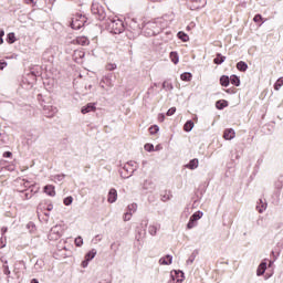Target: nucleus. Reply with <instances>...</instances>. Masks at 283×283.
I'll use <instances>...</instances> for the list:
<instances>
[{"label":"nucleus","mask_w":283,"mask_h":283,"mask_svg":"<svg viewBox=\"0 0 283 283\" xmlns=\"http://www.w3.org/2000/svg\"><path fill=\"white\" fill-rule=\"evenodd\" d=\"M107 28L113 34H122V32H125L123 20L118 19V17L108 18Z\"/></svg>","instance_id":"obj_1"},{"label":"nucleus","mask_w":283,"mask_h":283,"mask_svg":"<svg viewBox=\"0 0 283 283\" xmlns=\"http://www.w3.org/2000/svg\"><path fill=\"white\" fill-rule=\"evenodd\" d=\"M91 12L98 19V21H105V17H107V13H105V7L101 6L98 2H93L91 7Z\"/></svg>","instance_id":"obj_2"},{"label":"nucleus","mask_w":283,"mask_h":283,"mask_svg":"<svg viewBox=\"0 0 283 283\" xmlns=\"http://www.w3.org/2000/svg\"><path fill=\"white\" fill-rule=\"evenodd\" d=\"M85 23H87V18L82 13H76L72 19L71 28L73 30H81Z\"/></svg>","instance_id":"obj_3"},{"label":"nucleus","mask_w":283,"mask_h":283,"mask_svg":"<svg viewBox=\"0 0 283 283\" xmlns=\"http://www.w3.org/2000/svg\"><path fill=\"white\" fill-rule=\"evenodd\" d=\"M113 74L112 73H107L106 75H104L99 82V85L102 87V90H105L106 92H109V90H112V87H114V78H113Z\"/></svg>","instance_id":"obj_4"},{"label":"nucleus","mask_w":283,"mask_h":283,"mask_svg":"<svg viewBox=\"0 0 283 283\" xmlns=\"http://www.w3.org/2000/svg\"><path fill=\"white\" fill-rule=\"evenodd\" d=\"M62 235H63V226L56 224L53 228H51L49 233V240L56 241V240H60Z\"/></svg>","instance_id":"obj_5"},{"label":"nucleus","mask_w":283,"mask_h":283,"mask_svg":"<svg viewBox=\"0 0 283 283\" xmlns=\"http://www.w3.org/2000/svg\"><path fill=\"white\" fill-rule=\"evenodd\" d=\"M185 280V273L182 271H172L170 273V280L168 283H182Z\"/></svg>","instance_id":"obj_6"},{"label":"nucleus","mask_w":283,"mask_h":283,"mask_svg":"<svg viewBox=\"0 0 283 283\" xmlns=\"http://www.w3.org/2000/svg\"><path fill=\"white\" fill-rule=\"evenodd\" d=\"M59 113V108L52 105H45L43 107V114L46 116V118H54V115Z\"/></svg>","instance_id":"obj_7"},{"label":"nucleus","mask_w":283,"mask_h":283,"mask_svg":"<svg viewBox=\"0 0 283 283\" xmlns=\"http://www.w3.org/2000/svg\"><path fill=\"white\" fill-rule=\"evenodd\" d=\"M116 200H118V191H116L115 188H112L108 191L107 202H109L111 205H114V202H116Z\"/></svg>","instance_id":"obj_8"},{"label":"nucleus","mask_w":283,"mask_h":283,"mask_svg":"<svg viewBox=\"0 0 283 283\" xmlns=\"http://www.w3.org/2000/svg\"><path fill=\"white\" fill-rule=\"evenodd\" d=\"M266 207H268V203L265 199H260L256 202V211H259V213H264L266 211Z\"/></svg>","instance_id":"obj_9"},{"label":"nucleus","mask_w":283,"mask_h":283,"mask_svg":"<svg viewBox=\"0 0 283 283\" xmlns=\"http://www.w3.org/2000/svg\"><path fill=\"white\" fill-rule=\"evenodd\" d=\"M207 6V0H192V10H200Z\"/></svg>","instance_id":"obj_10"},{"label":"nucleus","mask_w":283,"mask_h":283,"mask_svg":"<svg viewBox=\"0 0 283 283\" xmlns=\"http://www.w3.org/2000/svg\"><path fill=\"white\" fill-rule=\"evenodd\" d=\"M223 138L226 140H233V138H235V130H233V128L226 129L223 133Z\"/></svg>","instance_id":"obj_11"},{"label":"nucleus","mask_w":283,"mask_h":283,"mask_svg":"<svg viewBox=\"0 0 283 283\" xmlns=\"http://www.w3.org/2000/svg\"><path fill=\"white\" fill-rule=\"evenodd\" d=\"M171 262H174V256H171L169 254L159 259V264L165 265V266H169V264H171Z\"/></svg>","instance_id":"obj_12"},{"label":"nucleus","mask_w":283,"mask_h":283,"mask_svg":"<svg viewBox=\"0 0 283 283\" xmlns=\"http://www.w3.org/2000/svg\"><path fill=\"white\" fill-rule=\"evenodd\" d=\"M263 273H266V261L261 262L256 269L258 277L262 276Z\"/></svg>","instance_id":"obj_13"},{"label":"nucleus","mask_w":283,"mask_h":283,"mask_svg":"<svg viewBox=\"0 0 283 283\" xmlns=\"http://www.w3.org/2000/svg\"><path fill=\"white\" fill-rule=\"evenodd\" d=\"M200 165L198 158L191 159L187 165H186V169H198V166Z\"/></svg>","instance_id":"obj_14"},{"label":"nucleus","mask_w":283,"mask_h":283,"mask_svg":"<svg viewBox=\"0 0 283 283\" xmlns=\"http://www.w3.org/2000/svg\"><path fill=\"white\" fill-rule=\"evenodd\" d=\"M96 109V106L92 103H88L87 105L83 106L81 112L82 114H90V112H94Z\"/></svg>","instance_id":"obj_15"},{"label":"nucleus","mask_w":283,"mask_h":283,"mask_svg":"<svg viewBox=\"0 0 283 283\" xmlns=\"http://www.w3.org/2000/svg\"><path fill=\"white\" fill-rule=\"evenodd\" d=\"M44 193H46L48 196H51V197L56 196V192L54 191V186H52V185L45 186Z\"/></svg>","instance_id":"obj_16"},{"label":"nucleus","mask_w":283,"mask_h":283,"mask_svg":"<svg viewBox=\"0 0 283 283\" xmlns=\"http://www.w3.org/2000/svg\"><path fill=\"white\" fill-rule=\"evenodd\" d=\"M237 70H239V72H247V70H249V65L247 62L240 61L237 63Z\"/></svg>","instance_id":"obj_17"},{"label":"nucleus","mask_w":283,"mask_h":283,"mask_svg":"<svg viewBox=\"0 0 283 283\" xmlns=\"http://www.w3.org/2000/svg\"><path fill=\"white\" fill-rule=\"evenodd\" d=\"M75 42L77 43V45H90V40L85 36L76 38Z\"/></svg>","instance_id":"obj_18"},{"label":"nucleus","mask_w":283,"mask_h":283,"mask_svg":"<svg viewBox=\"0 0 283 283\" xmlns=\"http://www.w3.org/2000/svg\"><path fill=\"white\" fill-rule=\"evenodd\" d=\"M160 229V224L157 223V224H153V226H149L148 228V232L151 234V235H156V233H158V230Z\"/></svg>","instance_id":"obj_19"},{"label":"nucleus","mask_w":283,"mask_h":283,"mask_svg":"<svg viewBox=\"0 0 283 283\" xmlns=\"http://www.w3.org/2000/svg\"><path fill=\"white\" fill-rule=\"evenodd\" d=\"M229 83H231L229 76L222 75L220 77V85H222V87H229Z\"/></svg>","instance_id":"obj_20"},{"label":"nucleus","mask_w":283,"mask_h":283,"mask_svg":"<svg viewBox=\"0 0 283 283\" xmlns=\"http://www.w3.org/2000/svg\"><path fill=\"white\" fill-rule=\"evenodd\" d=\"M224 61H227V57L222 56V54L218 53L217 59L213 60V63H216V65H222V63H224Z\"/></svg>","instance_id":"obj_21"},{"label":"nucleus","mask_w":283,"mask_h":283,"mask_svg":"<svg viewBox=\"0 0 283 283\" xmlns=\"http://www.w3.org/2000/svg\"><path fill=\"white\" fill-rule=\"evenodd\" d=\"M274 187L276 191H282L283 189V176L279 177V179L275 181Z\"/></svg>","instance_id":"obj_22"},{"label":"nucleus","mask_w":283,"mask_h":283,"mask_svg":"<svg viewBox=\"0 0 283 283\" xmlns=\"http://www.w3.org/2000/svg\"><path fill=\"white\" fill-rule=\"evenodd\" d=\"M51 180H53L54 182H63V180H65V175H53L51 176Z\"/></svg>","instance_id":"obj_23"},{"label":"nucleus","mask_w":283,"mask_h":283,"mask_svg":"<svg viewBox=\"0 0 283 283\" xmlns=\"http://www.w3.org/2000/svg\"><path fill=\"white\" fill-rule=\"evenodd\" d=\"M228 105H229V102L224 99H220L216 103L217 109H224V107H227Z\"/></svg>","instance_id":"obj_24"},{"label":"nucleus","mask_w":283,"mask_h":283,"mask_svg":"<svg viewBox=\"0 0 283 283\" xmlns=\"http://www.w3.org/2000/svg\"><path fill=\"white\" fill-rule=\"evenodd\" d=\"M96 249L91 250L86 255H85V260H87V262H91V260H94V258H96Z\"/></svg>","instance_id":"obj_25"},{"label":"nucleus","mask_w":283,"mask_h":283,"mask_svg":"<svg viewBox=\"0 0 283 283\" xmlns=\"http://www.w3.org/2000/svg\"><path fill=\"white\" fill-rule=\"evenodd\" d=\"M127 211L128 213H136V211H138V205L137 203H130L127 206Z\"/></svg>","instance_id":"obj_26"},{"label":"nucleus","mask_w":283,"mask_h":283,"mask_svg":"<svg viewBox=\"0 0 283 283\" xmlns=\"http://www.w3.org/2000/svg\"><path fill=\"white\" fill-rule=\"evenodd\" d=\"M230 83L232 85H235V87H240V77H238L237 75H231Z\"/></svg>","instance_id":"obj_27"},{"label":"nucleus","mask_w":283,"mask_h":283,"mask_svg":"<svg viewBox=\"0 0 283 283\" xmlns=\"http://www.w3.org/2000/svg\"><path fill=\"white\" fill-rule=\"evenodd\" d=\"M193 127H195L193 120H188L184 125V130L191 132V129H193Z\"/></svg>","instance_id":"obj_28"},{"label":"nucleus","mask_w":283,"mask_h":283,"mask_svg":"<svg viewBox=\"0 0 283 283\" xmlns=\"http://www.w3.org/2000/svg\"><path fill=\"white\" fill-rule=\"evenodd\" d=\"M170 60L172 61V63L175 65H178V62L180 61V59L178 57V53L177 52H170Z\"/></svg>","instance_id":"obj_29"},{"label":"nucleus","mask_w":283,"mask_h":283,"mask_svg":"<svg viewBox=\"0 0 283 283\" xmlns=\"http://www.w3.org/2000/svg\"><path fill=\"white\" fill-rule=\"evenodd\" d=\"M163 90H166V92H171V90H174V84H171L170 82L168 81H165L163 83Z\"/></svg>","instance_id":"obj_30"},{"label":"nucleus","mask_w":283,"mask_h":283,"mask_svg":"<svg viewBox=\"0 0 283 283\" xmlns=\"http://www.w3.org/2000/svg\"><path fill=\"white\" fill-rule=\"evenodd\" d=\"M192 76H193V75H191V73L186 72V73H182V74L180 75V78H181V81L189 82V81H191Z\"/></svg>","instance_id":"obj_31"},{"label":"nucleus","mask_w":283,"mask_h":283,"mask_svg":"<svg viewBox=\"0 0 283 283\" xmlns=\"http://www.w3.org/2000/svg\"><path fill=\"white\" fill-rule=\"evenodd\" d=\"M178 39H180L181 41H184V43H187V41H189V35H187L185 32L180 31L178 32Z\"/></svg>","instance_id":"obj_32"},{"label":"nucleus","mask_w":283,"mask_h":283,"mask_svg":"<svg viewBox=\"0 0 283 283\" xmlns=\"http://www.w3.org/2000/svg\"><path fill=\"white\" fill-rule=\"evenodd\" d=\"M17 41V36L14 35V32H11L7 35V42L12 44Z\"/></svg>","instance_id":"obj_33"},{"label":"nucleus","mask_w":283,"mask_h":283,"mask_svg":"<svg viewBox=\"0 0 283 283\" xmlns=\"http://www.w3.org/2000/svg\"><path fill=\"white\" fill-rule=\"evenodd\" d=\"M202 216H205V213H202V211H198V212H195L190 218L195 220V222H198V220H200Z\"/></svg>","instance_id":"obj_34"},{"label":"nucleus","mask_w":283,"mask_h":283,"mask_svg":"<svg viewBox=\"0 0 283 283\" xmlns=\"http://www.w3.org/2000/svg\"><path fill=\"white\" fill-rule=\"evenodd\" d=\"M282 85H283V77H280V78L275 82V84H274V90H275L276 92H280V88L282 87Z\"/></svg>","instance_id":"obj_35"},{"label":"nucleus","mask_w":283,"mask_h":283,"mask_svg":"<svg viewBox=\"0 0 283 283\" xmlns=\"http://www.w3.org/2000/svg\"><path fill=\"white\" fill-rule=\"evenodd\" d=\"M116 67H117L116 63H107L105 66V70H107V72H114Z\"/></svg>","instance_id":"obj_36"},{"label":"nucleus","mask_w":283,"mask_h":283,"mask_svg":"<svg viewBox=\"0 0 283 283\" xmlns=\"http://www.w3.org/2000/svg\"><path fill=\"white\" fill-rule=\"evenodd\" d=\"M149 132L151 135L158 134V132H160V128L158 127V125H154L149 127Z\"/></svg>","instance_id":"obj_37"},{"label":"nucleus","mask_w":283,"mask_h":283,"mask_svg":"<svg viewBox=\"0 0 283 283\" xmlns=\"http://www.w3.org/2000/svg\"><path fill=\"white\" fill-rule=\"evenodd\" d=\"M132 216H134L132 212L126 211L123 217L124 222H129V220H132Z\"/></svg>","instance_id":"obj_38"},{"label":"nucleus","mask_w":283,"mask_h":283,"mask_svg":"<svg viewBox=\"0 0 283 283\" xmlns=\"http://www.w3.org/2000/svg\"><path fill=\"white\" fill-rule=\"evenodd\" d=\"M128 167H136V161H128L127 165L124 166L125 171H129Z\"/></svg>","instance_id":"obj_39"},{"label":"nucleus","mask_w":283,"mask_h":283,"mask_svg":"<svg viewBox=\"0 0 283 283\" xmlns=\"http://www.w3.org/2000/svg\"><path fill=\"white\" fill-rule=\"evenodd\" d=\"M3 273L4 275H10V266H8V261L3 264Z\"/></svg>","instance_id":"obj_40"},{"label":"nucleus","mask_w":283,"mask_h":283,"mask_svg":"<svg viewBox=\"0 0 283 283\" xmlns=\"http://www.w3.org/2000/svg\"><path fill=\"white\" fill-rule=\"evenodd\" d=\"M75 247H83V237L75 238Z\"/></svg>","instance_id":"obj_41"},{"label":"nucleus","mask_w":283,"mask_h":283,"mask_svg":"<svg viewBox=\"0 0 283 283\" xmlns=\"http://www.w3.org/2000/svg\"><path fill=\"white\" fill-rule=\"evenodd\" d=\"M193 227H196V220H192V218L190 217L187 229H193Z\"/></svg>","instance_id":"obj_42"},{"label":"nucleus","mask_w":283,"mask_h":283,"mask_svg":"<svg viewBox=\"0 0 283 283\" xmlns=\"http://www.w3.org/2000/svg\"><path fill=\"white\" fill-rule=\"evenodd\" d=\"M73 198L72 197H66L65 199H64V205L66 206V207H70V205H72V202H73Z\"/></svg>","instance_id":"obj_43"},{"label":"nucleus","mask_w":283,"mask_h":283,"mask_svg":"<svg viewBox=\"0 0 283 283\" xmlns=\"http://www.w3.org/2000/svg\"><path fill=\"white\" fill-rule=\"evenodd\" d=\"M192 262H196V253H192L189 259L187 260V264H191Z\"/></svg>","instance_id":"obj_44"},{"label":"nucleus","mask_w":283,"mask_h":283,"mask_svg":"<svg viewBox=\"0 0 283 283\" xmlns=\"http://www.w3.org/2000/svg\"><path fill=\"white\" fill-rule=\"evenodd\" d=\"M144 148L146 151H154V146L151 144H146Z\"/></svg>","instance_id":"obj_45"},{"label":"nucleus","mask_w":283,"mask_h":283,"mask_svg":"<svg viewBox=\"0 0 283 283\" xmlns=\"http://www.w3.org/2000/svg\"><path fill=\"white\" fill-rule=\"evenodd\" d=\"M253 21L254 23H260V21H262V15L261 14L254 15Z\"/></svg>","instance_id":"obj_46"},{"label":"nucleus","mask_w":283,"mask_h":283,"mask_svg":"<svg viewBox=\"0 0 283 283\" xmlns=\"http://www.w3.org/2000/svg\"><path fill=\"white\" fill-rule=\"evenodd\" d=\"M174 114H176V107H171L170 109H168L167 116H174Z\"/></svg>","instance_id":"obj_47"},{"label":"nucleus","mask_w":283,"mask_h":283,"mask_svg":"<svg viewBox=\"0 0 283 283\" xmlns=\"http://www.w3.org/2000/svg\"><path fill=\"white\" fill-rule=\"evenodd\" d=\"M6 67H8V62L0 61V70H6Z\"/></svg>","instance_id":"obj_48"},{"label":"nucleus","mask_w":283,"mask_h":283,"mask_svg":"<svg viewBox=\"0 0 283 283\" xmlns=\"http://www.w3.org/2000/svg\"><path fill=\"white\" fill-rule=\"evenodd\" d=\"M75 56H80V59H83L85 56V52H83V51H75Z\"/></svg>","instance_id":"obj_49"},{"label":"nucleus","mask_w":283,"mask_h":283,"mask_svg":"<svg viewBox=\"0 0 283 283\" xmlns=\"http://www.w3.org/2000/svg\"><path fill=\"white\" fill-rule=\"evenodd\" d=\"M161 200H163V202H167L168 200H170L169 193L166 192V193L161 197Z\"/></svg>","instance_id":"obj_50"},{"label":"nucleus","mask_w":283,"mask_h":283,"mask_svg":"<svg viewBox=\"0 0 283 283\" xmlns=\"http://www.w3.org/2000/svg\"><path fill=\"white\" fill-rule=\"evenodd\" d=\"M101 240H103L101 238V234L95 235V239H94L95 244H98V242H101Z\"/></svg>","instance_id":"obj_51"},{"label":"nucleus","mask_w":283,"mask_h":283,"mask_svg":"<svg viewBox=\"0 0 283 283\" xmlns=\"http://www.w3.org/2000/svg\"><path fill=\"white\" fill-rule=\"evenodd\" d=\"M111 250L112 251H118V247H116V242H113L112 244H111Z\"/></svg>","instance_id":"obj_52"},{"label":"nucleus","mask_w":283,"mask_h":283,"mask_svg":"<svg viewBox=\"0 0 283 283\" xmlns=\"http://www.w3.org/2000/svg\"><path fill=\"white\" fill-rule=\"evenodd\" d=\"M3 158H12V153L10 151L3 153Z\"/></svg>","instance_id":"obj_53"},{"label":"nucleus","mask_w":283,"mask_h":283,"mask_svg":"<svg viewBox=\"0 0 283 283\" xmlns=\"http://www.w3.org/2000/svg\"><path fill=\"white\" fill-rule=\"evenodd\" d=\"M25 3H29L31 6H36V0H25Z\"/></svg>","instance_id":"obj_54"},{"label":"nucleus","mask_w":283,"mask_h":283,"mask_svg":"<svg viewBox=\"0 0 283 283\" xmlns=\"http://www.w3.org/2000/svg\"><path fill=\"white\" fill-rule=\"evenodd\" d=\"M24 197H25L27 200H30V198H32V193L25 192V193H24Z\"/></svg>","instance_id":"obj_55"},{"label":"nucleus","mask_w":283,"mask_h":283,"mask_svg":"<svg viewBox=\"0 0 283 283\" xmlns=\"http://www.w3.org/2000/svg\"><path fill=\"white\" fill-rule=\"evenodd\" d=\"M31 76H33L34 78H36V76H39V72L31 71Z\"/></svg>","instance_id":"obj_56"},{"label":"nucleus","mask_w":283,"mask_h":283,"mask_svg":"<svg viewBox=\"0 0 283 283\" xmlns=\"http://www.w3.org/2000/svg\"><path fill=\"white\" fill-rule=\"evenodd\" d=\"M90 261H87V259L85 261L82 262V266L85 269L87 268V264H88Z\"/></svg>","instance_id":"obj_57"},{"label":"nucleus","mask_w":283,"mask_h":283,"mask_svg":"<svg viewBox=\"0 0 283 283\" xmlns=\"http://www.w3.org/2000/svg\"><path fill=\"white\" fill-rule=\"evenodd\" d=\"M52 209H54V206L52 203H50L48 207H46V210L48 211H52Z\"/></svg>","instance_id":"obj_58"},{"label":"nucleus","mask_w":283,"mask_h":283,"mask_svg":"<svg viewBox=\"0 0 283 283\" xmlns=\"http://www.w3.org/2000/svg\"><path fill=\"white\" fill-rule=\"evenodd\" d=\"M137 170H138V166H135V168L132 170V174L129 176H127L126 178H129L134 174V171H137Z\"/></svg>","instance_id":"obj_59"},{"label":"nucleus","mask_w":283,"mask_h":283,"mask_svg":"<svg viewBox=\"0 0 283 283\" xmlns=\"http://www.w3.org/2000/svg\"><path fill=\"white\" fill-rule=\"evenodd\" d=\"M263 220H264V219H263L262 217L259 218L258 221H256V224H259V226L262 224Z\"/></svg>","instance_id":"obj_60"},{"label":"nucleus","mask_w":283,"mask_h":283,"mask_svg":"<svg viewBox=\"0 0 283 283\" xmlns=\"http://www.w3.org/2000/svg\"><path fill=\"white\" fill-rule=\"evenodd\" d=\"M6 36V32L3 30L0 31V39Z\"/></svg>","instance_id":"obj_61"},{"label":"nucleus","mask_w":283,"mask_h":283,"mask_svg":"<svg viewBox=\"0 0 283 283\" xmlns=\"http://www.w3.org/2000/svg\"><path fill=\"white\" fill-rule=\"evenodd\" d=\"M31 283H39V280L33 279V280L31 281Z\"/></svg>","instance_id":"obj_62"},{"label":"nucleus","mask_w":283,"mask_h":283,"mask_svg":"<svg viewBox=\"0 0 283 283\" xmlns=\"http://www.w3.org/2000/svg\"><path fill=\"white\" fill-rule=\"evenodd\" d=\"M274 262H275V261H270V262H269V266H273Z\"/></svg>","instance_id":"obj_63"},{"label":"nucleus","mask_w":283,"mask_h":283,"mask_svg":"<svg viewBox=\"0 0 283 283\" xmlns=\"http://www.w3.org/2000/svg\"><path fill=\"white\" fill-rule=\"evenodd\" d=\"M8 231V228H2V233H6Z\"/></svg>","instance_id":"obj_64"}]
</instances>
